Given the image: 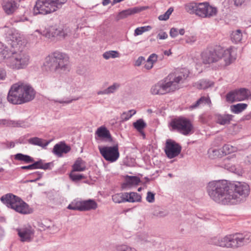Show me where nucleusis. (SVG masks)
<instances>
[{"label":"nucleus","mask_w":251,"mask_h":251,"mask_svg":"<svg viewBox=\"0 0 251 251\" xmlns=\"http://www.w3.org/2000/svg\"><path fill=\"white\" fill-rule=\"evenodd\" d=\"M154 194L151 192H148L146 197L147 201L149 202L152 203L154 201Z\"/></svg>","instance_id":"50"},{"label":"nucleus","mask_w":251,"mask_h":251,"mask_svg":"<svg viewBox=\"0 0 251 251\" xmlns=\"http://www.w3.org/2000/svg\"><path fill=\"white\" fill-rule=\"evenodd\" d=\"M211 104V100L209 97L202 96L194 104L190 106L189 109H193L196 108L200 105Z\"/></svg>","instance_id":"25"},{"label":"nucleus","mask_w":251,"mask_h":251,"mask_svg":"<svg viewBox=\"0 0 251 251\" xmlns=\"http://www.w3.org/2000/svg\"><path fill=\"white\" fill-rule=\"evenodd\" d=\"M185 9L188 13L202 18H210L215 16L218 12L217 8L208 2H190L185 4Z\"/></svg>","instance_id":"6"},{"label":"nucleus","mask_w":251,"mask_h":251,"mask_svg":"<svg viewBox=\"0 0 251 251\" xmlns=\"http://www.w3.org/2000/svg\"><path fill=\"white\" fill-rule=\"evenodd\" d=\"M71 150L70 146L66 145L65 143H60L56 144L53 149V152L58 157H61L63 153H67Z\"/></svg>","instance_id":"18"},{"label":"nucleus","mask_w":251,"mask_h":251,"mask_svg":"<svg viewBox=\"0 0 251 251\" xmlns=\"http://www.w3.org/2000/svg\"><path fill=\"white\" fill-rule=\"evenodd\" d=\"M236 151V147L229 144L224 145L222 148V154L224 155H226L232 152H234Z\"/></svg>","instance_id":"34"},{"label":"nucleus","mask_w":251,"mask_h":251,"mask_svg":"<svg viewBox=\"0 0 251 251\" xmlns=\"http://www.w3.org/2000/svg\"><path fill=\"white\" fill-rule=\"evenodd\" d=\"M170 126L173 130H177L184 135L189 134L193 128L191 121L183 117L173 120L170 123Z\"/></svg>","instance_id":"10"},{"label":"nucleus","mask_w":251,"mask_h":251,"mask_svg":"<svg viewBox=\"0 0 251 251\" xmlns=\"http://www.w3.org/2000/svg\"><path fill=\"white\" fill-rule=\"evenodd\" d=\"M115 251H137V250L135 248L127 245L121 244L116 247Z\"/></svg>","instance_id":"39"},{"label":"nucleus","mask_w":251,"mask_h":251,"mask_svg":"<svg viewBox=\"0 0 251 251\" xmlns=\"http://www.w3.org/2000/svg\"><path fill=\"white\" fill-rule=\"evenodd\" d=\"M97 137H96V139L98 138L100 139H107L109 140H111V136L109 131L104 126H101L99 127L95 133Z\"/></svg>","instance_id":"20"},{"label":"nucleus","mask_w":251,"mask_h":251,"mask_svg":"<svg viewBox=\"0 0 251 251\" xmlns=\"http://www.w3.org/2000/svg\"><path fill=\"white\" fill-rule=\"evenodd\" d=\"M72 170L70 174V177L73 181H77L85 178V176L81 174H77Z\"/></svg>","instance_id":"45"},{"label":"nucleus","mask_w":251,"mask_h":251,"mask_svg":"<svg viewBox=\"0 0 251 251\" xmlns=\"http://www.w3.org/2000/svg\"><path fill=\"white\" fill-rule=\"evenodd\" d=\"M196 40V37L193 35L186 36V42L189 44L193 43Z\"/></svg>","instance_id":"52"},{"label":"nucleus","mask_w":251,"mask_h":251,"mask_svg":"<svg viewBox=\"0 0 251 251\" xmlns=\"http://www.w3.org/2000/svg\"><path fill=\"white\" fill-rule=\"evenodd\" d=\"M78 100V99H75L67 100H56V102H58L60 103H71L73 100Z\"/></svg>","instance_id":"59"},{"label":"nucleus","mask_w":251,"mask_h":251,"mask_svg":"<svg viewBox=\"0 0 251 251\" xmlns=\"http://www.w3.org/2000/svg\"><path fill=\"white\" fill-rule=\"evenodd\" d=\"M14 159L16 160L23 161L25 163H33L34 159L31 156L21 153H17L14 155Z\"/></svg>","instance_id":"27"},{"label":"nucleus","mask_w":251,"mask_h":251,"mask_svg":"<svg viewBox=\"0 0 251 251\" xmlns=\"http://www.w3.org/2000/svg\"><path fill=\"white\" fill-rule=\"evenodd\" d=\"M45 65L54 72L67 73L71 70L69 56L59 51H54L47 56Z\"/></svg>","instance_id":"5"},{"label":"nucleus","mask_w":251,"mask_h":251,"mask_svg":"<svg viewBox=\"0 0 251 251\" xmlns=\"http://www.w3.org/2000/svg\"><path fill=\"white\" fill-rule=\"evenodd\" d=\"M234 155H232L231 156H228L225 159H224V161L225 162V167L228 168V165H229V163H227V162L231 158H233L234 157Z\"/></svg>","instance_id":"58"},{"label":"nucleus","mask_w":251,"mask_h":251,"mask_svg":"<svg viewBox=\"0 0 251 251\" xmlns=\"http://www.w3.org/2000/svg\"><path fill=\"white\" fill-rule=\"evenodd\" d=\"M140 182V180L137 176H128L126 178V183L127 185H136Z\"/></svg>","instance_id":"40"},{"label":"nucleus","mask_w":251,"mask_h":251,"mask_svg":"<svg viewBox=\"0 0 251 251\" xmlns=\"http://www.w3.org/2000/svg\"><path fill=\"white\" fill-rule=\"evenodd\" d=\"M110 2V0H102V4L104 6H106L109 4Z\"/></svg>","instance_id":"62"},{"label":"nucleus","mask_w":251,"mask_h":251,"mask_svg":"<svg viewBox=\"0 0 251 251\" xmlns=\"http://www.w3.org/2000/svg\"><path fill=\"white\" fill-rule=\"evenodd\" d=\"M127 193H117L112 196V199L115 203H122L126 201Z\"/></svg>","instance_id":"29"},{"label":"nucleus","mask_w":251,"mask_h":251,"mask_svg":"<svg viewBox=\"0 0 251 251\" xmlns=\"http://www.w3.org/2000/svg\"><path fill=\"white\" fill-rule=\"evenodd\" d=\"M233 49L230 48L225 50L221 47H217L213 50H206L201 52V61L204 64L215 63L223 58L225 65L228 66L235 59L233 55Z\"/></svg>","instance_id":"4"},{"label":"nucleus","mask_w":251,"mask_h":251,"mask_svg":"<svg viewBox=\"0 0 251 251\" xmlns=\"http://www.w3.org/2000/svg\"><path fill=\"white\" fill-rule=\"evenodd\" d=\"M247 107V104L245 103H238L233 105L231 106V110L232 112L238 114L245 110Z\"/></svg>","instance_id":"35"},{"label":"nucleus","mask_w":251,"mask_h":251,"mask_svg":"<svg viewBox=\"0 0 251 251\" xmlns=\"http://www.w3.org/2000/svg\"><path fill=\"white\" fill-rule=\"evenodd\" d=\"M120 87V84L118 83H114L106 89L97 92L98 95H110L114 93Z\"/></svg>","instance_id":"22"},{"label":"nucleus","mask_w":251,"mask_h":251,"mask_svg":"<svg viewBox=\"0 0 251 251\" xmlns=\"http://www.w3.org/2000/svg\"><path fill=\"white\" fill-rule=\"evenodd\" d=\"M153 64H151L150 62L147 61L144 67L147 70H150L153 67Z\"/></svg>","instance_id":"60"},{"label":"nucleus","mask_w":251,"mask_h":251,"mask_svg":"<svg viewBox=\"0 0 251 251\" xmlns=\"http://www.w3.org/2000/svg\"><path fill=\"white\" fill-rule=\"evenodd\" d=\"M216 122L220 125L229 124L232 120L233 116L230 114H218L216 116Z\"/></svg>","instance_id":"21"},{"label":"nucleus","mask_w":251,"mask_h":251,"mask_svg":"<svg viewBox=\"0 0 251 251\" xmlns=\"http://www.w3.org/2000/svg\"><path fill=\"white\" fill-rule=\"evenodd\" d=\"M151 27L150 25L141 26L136 28L134 30V36H138L142 34L144 32L150 30Z\"/></svg>","instance_id":"42"},{"label":"nucleus","mask_w":251,"mask_h":251,"mask_svg":"<svg viewBox=\"0 0 251 251\" xmlns=\"http://www.w3.org/2000/svg\"><path fill=\"white\" fill-rule=\"evenodd\" d=\"M173 10L174 9L172 7L169 8L164 14L161 15L158 17V19L160 21H166L168 20Z\"/></svg>","instance_id":"46"},{"label":"nucleus","mask_w":251,"mask_h":251,"mask_svg":"<svg viewBox=\"0 0 251 251\" xmlns=\"http://www.w3.org/2000/svg\"><path fill=\"white\" fill-rule=\"evenodd\" d=\"M100 152L103 158L111 162L116 161L119 157L118 145L113 147H103L99 148Z\"/></svg>","instance_id":"11"},{"label":"nucleus","mask_w":251,"mask_h":251,"mask_svg":"<svg viewBox=\"0 0 251 251\" xmlns=\"http://www.w3.org/2000/svg\"><path fill=\"white\" fill-rule=\"evenodd\" d=\"M231 39L233 42L237 43L240 42L242 39V33L241 30L237 29L231 34Z\"/></svg>","instance_id":"33"},{"label":"nucleus","mask_w":251,"mask_h":251,"mask_svg":"<svg viewBox=\"0 0 251 251\" xmlns=\"http://www.w3.org/2000/svg\"><path fill=\"white\" fill-rule=\"evenodd\" d=\"M1 201L8 207L14 209L21 214L29 213L28 205L18 197L12 194H7L2 196Z\"/></svg>","instance_id":"9"},{"label":"nucleus","mask_w":251,"mask_h":251,"mask_svg":"<svg viewBox=\"0 0 251 251\" xmlns=\"http://www.w3.org/2000/svg\"><path fill=\"white\" fill-rule=\"evenodd\" d=\"M206 189L210 198L223 205L240 202L250 193V187L247 183L240 182L230 183L226 180L209 182Z\"/></svg>","instance_id":"1"},{"label":"nucleus","mask_w":251,"mask_h":251,"mask_svg":"<svg viewBox=\"0 0 251 251\" xmlns=\"http://www.w3.org/2000/svg\"><path fill=\"white\" fill-rule=\"evenodd\" d=\"M33 175H34L35 176H36V178L34 179V180H28V182H34L35 181H37L39 179H40L41 177H42V174L39 173V172H36L35 173H34L33 174Z\"/></svg>","instance_id":"56"},{"label":"nucleus","mask_w":251,"mask_h":251,"mask_svg":"<svg viewBox=\"0 0 251 251\" xmlns=\"http://www.w3.org/2000/svg\"><path fill=\"white\" fill-rule=\"evenodd\" d=\"M144 61H145V58L143 56H140L135 61L134 65L135 66L139 67L142 64L143 62Z\"/></svg>","instance_id":"53"},{"label":"nucleus","mask_w":251,"mask_h":251,"mask_svg":"<svg viewBox=\"0 0 251 251\" xmlns=\"http://www.w3.org/2000/svg\"><path fill=\"white\" fill-rule=\"evenodd\" d=\"M6 66L13 70H21L25 68L29 64L30 56L23 50L9 52V55L4 57Z\"/></svg>","instance_id":"7"},{"label":"nucleus","mask_w":251,"mask_h":251,"mask_svg":"<svg viewBox=\"0 0 251 251\" xmlns=\"http://www.w3.org/2000/svg\"><path fill=\"white\" fill-rule=\"evenodd\" d=\"M136 113V110L131 109L126 112H123L121 115V119L123 121L128 120L133 115Z\"/></svg>","instance_id":"38"},{"label":"nucleus","mask_w":251,"mask_h":251,"mask_svg":"<svg viewBox=\"0 0 251 251\" xmlns=\"http://www.w3.org/2000/svg\"><path fill=\"white\" fill-rule=\"evenodd\" d=\"M251 94L250 90L246 88H240L231 91L227 94L226 100L227 101L233 102L235 101H242L247 99Z\"/></svg>","instance_id":"12"},{"label":"nucleus","mask_w":251,"mask_h":251,"mask_svg":"<svg viewBox=\"0 0 251 251\" xmlns=\"http://www.w3.org/2000/svg\"><path fill=\"white\" fill-rule=\"evenodd\" d=\"M22 242H30L33 237L34 231L30 226H25L16 229Z\"/></svg>","instance_id":"16"},{"label":"nucleus","mask_w":251,"mask_h":251,"mask_svg":"<svg viewBox=\"0 0 251 251\" xmlns=\"http://www.w3.org/2000/svg\"><path fill=\"white\" fill-rule=\"evenodd\" d=\"M251 119V112L248 115H246L245 117L246 120H250Z\"/></svg>","instance_id":"64"},{"label":"nucleus","mask_w":251,"mask_h":251,"mask_svg":"<svg viewBox=\"0 0 251 251\" xmlns=\"http://www.w3.org/2000/svg\"><path fill=\"white\" fill-rule=\"evenodd\" d=\"M213 85V83L206 79H202L195 83V86L199 89H205Z\"/></svg>","instance_id":"32"},{"label":"nucleus","mask_w":251,"mask_h":251,"mask_svg":"<svg viewBox=\"0 0 251 251\" xmlns=\"http://www.w3.org/2000/svg\"><path fill=\"white\" fill-rule=\"evenodd\" d=\"M67 0H37L33 8L35 15H47L60 9Z\"/></svg>","instance_id":"8"},{"label":"nucleus","mask_w":251,"mask_h":251,"mask_svg":"<svg viewBox=\"0 0 251 251\" xmlns=\"http://www.w3.org/2000/svg\"><path fill=\"white\" fill-rule=\"evenodd\" d=\"M39 162L40 163V165H39V169H41L45 170L51 169V167L53 166L52 162L44 163L42 160H39Z\"/></svg>","instance_id":"47"},{"label":"nucleus","mask_w":251,"mask_h":251,"mask_svg":"<svg viewBox=\"0 0 251 251\" xmlns=\"http://www.w3.org/2000/svg\"><path fill=\"white\" fill-rule=\"evenodd\" d=\"M178 33L181 35H183L185 33V30L183 28H181V29L178 30Z\"/></svg>","instance_id":"63"},{"label":"nucleus","mask_w":251,"mask_h":251,"mask_svg":"<svg viewBox=\"0 0 251 251\" xmlns=\"http://www.w3.org/2000/svg\"><path fill=\"white\" fill-rule=\"evenodd\" d=\"M4 235V229L0 227V240L2 239Z\"/></svg>","instance_id":"61"},{"label":"nucleus","mask_w":251,"mask_h":251,"mask_svg":"<svg viewBox=\"0 0 251 251\" xmlns=\"http://www.w3.org/2000/svg\"><path fill=\"white\" fill-rule=\"evenodd\" d=\"M103 57L107 60L110 58H115L120 56V54L118 51L116 50H109L105 52L102 54Z\"/></svg>","instance_id":"36"},{"label":"nucleus","mask_w":251,"mask_h":251,"mask_svg":"<svg viewBox=\"0 0 251 251\" xmlns=\"http://www.w3.org/2000/svg\"><path fill=\"white\" fill-rule=\"evenodd\" d=\"M230 234L220 238L219 247L231 248Z\"/></svg>","instance_id":"28"},{"label":"nucleus","mask_w":251,"mask_h":251,"mask_svg":"<svg viewBox=\"0 0 251 251\" xmlns=\"http://www.w3.org/2000/svg\"><path fill=\"white\" fill-rule=\"evenodd\" d=\"M231 248L244 246L251 241V233L230 234Z\"/></svg>","instance_id":"15"},{"label":"nucleus","mask_w":251,"mask_h":251,"mask_svg":"<svg viewBox=\"0 0 251 251\" xmlns=\"http://www.w3.org/2000/svg\"><path fill=\"white\" fill-rule=\"evenodd\" d=\"M55 29L52 28V26L49 27L48 28H46L42 32H41V34L43 36L48 38H51L53 37V31Z\"/></svg>","instance_id":"41"},{"label":"nucleus","mask_w":251,"mask_h":251,"mask_svg":"<svg viewBox=\"0 0 251 251\" xmlns=\"http://www.w3.org/2000/svg\"><path fill=\"white\" fill-rule=\"evenodd\" d=\"M3 30L5 32V38L10 42L12 47H17V45L21 44L22 37L17 30L6 26L3 27Z\"/></svg>","instance_id":"13"},{"label":"nucleus","mask_w":251,"mask_h":251,"mask_svg":"<svg viewBox=\"0 0 251 251\" xmlns=\"http://www.w3.org/2000/svg\"><path fill=\"white\" fill-rule=\"evenodd\" d=\"M185 79L184 75L170 74L153 85L151 88L150 93L153 95H163L174 92L179 89V84Z\"/></svg>","instance_id":"3"},{"label":"nucleus","mask_w":251,"mask_h":251,"mask_svg":"<svg viewBox=\"0 0 251 251\" xmlns=\"http://www.w3.org/2000/svg\"><path fill=\"white\" fill-rule=\"evenodd\" d=\"M142 10L138 7H134L133 8H128L127 9L123 10L119 12L116 17V21H119L127 18L128 16L132 14L139 12Z\"/></svg>","instance_id":"19"},{"label":"nucleus","mask_w":251,"mask_h":251,"mask_svg":"<svg viewBox=\"0 0 251 251\" xmlns=\"http://www.w3.org/2000/svg\"><path fill=\"white\" fill-rule=\"evenodd\" d=\"M55 30L53 31V37H58L59 38H64L68 34L67 28H64L61 27H57L56 26H52Z\"/></svg>","instance_id":"26"},{"label":"nucleus","mask_w":251,"mask_h":251,"mask_svg":"<svg viewBox=\"0 0 251 251\" xmlns=\"http://www.w3.org/2000/svg\"><path fill=\"white\" fill-rule=\"evenodd\" d=\"M158 56L155 53H152L150 55L147 59V62H150L151 64H153L157 60Z\"/></svg>","instance_id":"49"},{"label":"nucleus","mask_w":251,"mask_h":251,"mask_svg":"<svg viewBox=\"0 0 251 251\" xmlns=\"http://www.w3.org/2000/svg\"><path fill=\"white\" fill-rule=\"evenodd\" d=\"M67 208L69 209L82 211L81 201H77L75 203L72 202L68 206Z\"/></svg>","instance_id":"44"},{"label":"nucleus","mask_w":251,"mask_h":251,"mask_svg":"<svg viewBox=\"0 0 251 251\" xmlns=\"http://www.w3.org/2000/svg\"><path fill=\"white\" fill-rule=\"evenodd\" d=\"M39 161L34 162L31 165L28 166H23L21 167L23 170H33L39 169V165H40Z\"/></svg>","instance_id":"48"},{"label":"nucleus","mask_w":251,"mask_h":251,"mask_svg":"<svg viewBox=\"0 0 251 251\" xmlns=\"http://www.w3.org/2000/svg\"><path fill=\"white\" fill-rule=\"evenodd\" d=\"M209 156L214 159L217 157H221L223 154H222V149H212L209 150L208 151Z\"/></svg>","instance_id":"43"},{"label":"nucleus","mask_w":251,"mask_h":251,"mask_svg":"<svg viewBox=\"0 0 251 251\" xmlns=\"http://www.w3.org/2000/svg\"><path fill=\"white\" fill-rule=\"evenodd\" d=\"M168 37V34L166 32L162 31L159 33L157 35V38L160 40L166 39Z\"/></svg>","instance_id":"55"},{"label":"nucleus","mask_w":251,"mask_h":251,"mask_svg":"<svg viewBox=\"0 0 251 251\" xmlns=\"http://www.w3.org/2000/svg\"><path fill=\"white\" fill-rule=\"evenodd\" d=\"M6 76V72L4 70L0 69V80H3Z\"/></svg>","instance_id":"57"},{"label":"nucleus","mask_w":251,"mask_h":251,"mask_svg":"<svg viewBox=\"0 0 251 251\" xmlns=\"http://www.w3.org/2000/svg\"><path fill=\"white\" fill-rule=\"evenodd\" d=\"M73 171L82 172L86 169L84 162L81 159H77L73 165Z\"/></svg>","instance_id":"31"},{"label":"nucleus","mask_w":251,"mask_h":251,"mask_svg":"<svg viewBox=\"0 0 251 251\" xmlns=\"http://www.w3.org/2000/svg\"><path fill=\"white\" fill-rule=\"evenodd\" d=\"M178 33V29L176 28H172L170 31V36L173 37H176Z\"/></svg>","instance_id":"54"},{"label":"nucleus","mask_w":251,"mask_h":251,"mask_svg":"<svg viewBox=\"0 0 251 251\" xmlns=\"http://www.w3.org/2000/svg\"><path fill=\"white\" fill-rule=\"evenodd\" d=\"M1 6L3 10L8 15L13 14L19 7L15 0H2Z\"/></svg>","instance_id":"17"},{"label":"nucleus","mask_w":251,"mask_h":251,"mask_svg":"<svg viewBox=\"0 0 251 251\" xmlns=\"http://www.w3.org/2000/svg\"><path fill=\"white\" fill-rule=\"evenodd\" d=\"M27 141L29 144L38 146L42 148H45L49 144L48 142L37 137L30 138L28 139Z\"/></svg>","instance_id":"24"},{"label":"nucleus","mask_w":251,"mask_h":251,"mask_svg":"<svg viewBox=\"0 0 251 251\" xmlns=\"http://www.w3.org/2000/svg\"><path fill=\"white\" fill-rule=\"evenodd\" d=\"M82 211H88L91 209H96L98 205L96 201L92 200L81 201Z\"/></svg>","instance_id":"23"},{"label":"nucleus","mask_w":251,"mask_h":251,"mask_svg":"<svg viewBox=\"0 0 251 251\" xmlns=\"http://www.w3.org/2000/svg\"><path fill=\"white\" fill-rule=\"evenodd\" d=\"M134 127L137 129L139 132H141V130L145 128L147 124L142 119L137 120L133 124Z\"/></svg>","instance_id":"37"},{"label":"nucleus","mask_w":251,"mask_h":251,"mask_svg":"<svg viewBox=\"0 0 251 251\" xmlns=\"http://www.w3.org/2000/svg\"><path fill=\"white\" fill-rule=\"evenodd\" d=\"M220 238L214 237L209 240V244L219 246Z\"/></svg>","instance_id":"51"},{"label":"nucleus","mask_w":251,"mask_h":251,"mask_svg":"<svg viewBox=\"0 0 251 251\" xmlns=\"http://www.w3.org/2000/svg\"><path fill=\"white\" fill-rule=\"evenodd\" d=\"M164 151L167 156L172 159L179 155L181 151V147L175 141L168 139L166 142Z\"/></svg>","instance_id":"14"},{"label":"nucleus","mask_w":251,"mask_h":251,"mask_svg":"<svg viewBox=\"0 0 251 251\" xmlns=\"http://www.w3.org/2000/svg\"><path fill=\"white\" fill-rule=\"evenodd\" d=\"M126 201L129 202H139L141 201V196L136 192L127 193Z\"/></svg>","instance_id":"30"},{"label":"nucleus","mask_w":251,"mask_h":251,"mask_svg":"<svg viewBox=\"0 0 251 251\" xmlns=\"http://www.w3.org/2000/svg\"><path fill=\"white\" fill-rule=\"evenodd\" d=\"M35 95L36 91L30 84L19 81L11 86L7 99L10 103L20 105L31 101Z\"/></svg>","instance_id":"2"}]
</instances>
